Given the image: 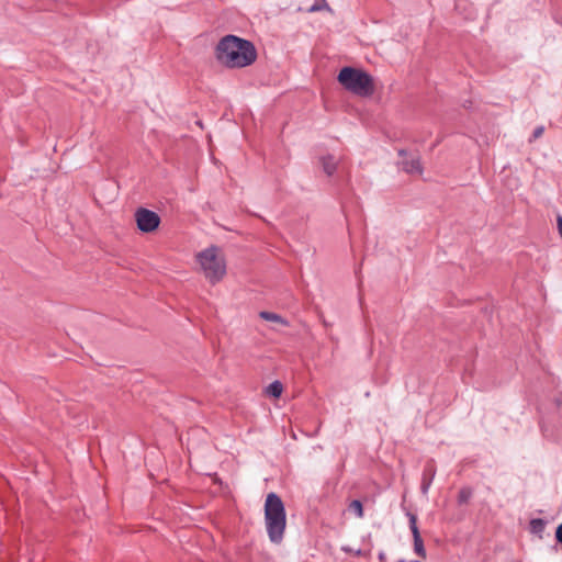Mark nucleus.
Segmentation results:
<instances>
[{
  "label": "nucleus",
  "instance_id": "16",
  "mask_svg": "<svg viewBox=\"0 0 562 562\" xmlns=\"http://www.w3.org/2000/svg\"><path fill=\"white\" fill-rule=\"evenodd\" d=\"M555 538L558 542L562 543V524L558 526L555 531Z\"/></svg>",
  "mask_w": 562,
  "mask_h": 562
},
{
  "label": "nucleus",
  "instance_id": "17",
  "mask_svg": "<svg viewBox=\"0 0 562 562\" xmlns=\"http://www.w3.org/2000/svg\"><path fill=\"white\" fill-rule=\"evenodd\" d=\"M429 486H430V480L429 481L424 480L423 485H422V491L424 494L427 493Z\"/></svg>",
  "mask_w": 562,
  "mask_h": 562
},
{
  "label": "nucleus",
  "instance_id": "9",
  "mask_svg": "<svg viewBox=\"0 0 562 562\" xmlns=\"http://www.w3.org/2000/svg\"><path fill=\"white\" fill-rule=\"evenodd\" d=\"M259 316L267 322H272L282 326H288V322L279 314L271 312H260Z\"/></svg>",
  "mask_w": 562,
  "mask_h": 562
},
{
  "label": "nucleus",
  "instance_id": "1",
  "mask_svg": "<svg viewBox=\"0 0 562 562\" xmlns=\"http://www.w3.org/2000/svg\"><path fill=\"white\" fill-rule=\"evenodd\" d=\"M216 57L229 68H243L256 60L257 53L249 41L235 35H227L217 44Z\"/></svg>",
  "mask_w": 562,
  "mask_h": 562
},
{
  "label": "nucleus",
  "instance_id": "4",
  "mask_svg": "<svg viewBox=\"0 0 562 562\" xmlns=\"http://www.w3.org/2000/svg\"><path fill=\"white\" fill-rule=\"evenodd\" d=\"M339 83L359 97H369L374 92L373 78L366 71L345 67L338 74Z\"/></svg>",
  "mask_w": 562,
  "mask_h": 562
},
{
  "label": "nucleus",
  "instance_id": "10",
  "mask_svg": "<svg viewBox=\"0 0 562 562\" xmlns=\"http://www.w3.org/2000/svg\"><path fill=\"white\" fill-rule=\"evenodd\" d=\"M282 391H283V386H282V383L279 382V381H274L272 382L268 387H267V393L273 397H280V395L282 394Z\"/></svg>",
  "mask_w": 562,
  "mask_h": 562
},
{
  "label": "nucleus",
  "instance_id": "2",
  "mask_svg": "<svg viewBox=\"0 0 562 562\" xmlns=\"http://www.w3.org/2000/svg\"><path fill=\"white\" fill-rule=\"evenodd\" d=\"M265 524L270 541L281 543L286 527V514L282 499L274 493H269L266 497Z\"/></svg>",
  "mask_w": 562,
  "mask_h": 562
},
{
  "label": "nucleus",
  "instance_id": "3",
  "mask_svg": "<svg viewBox=\"0 0 562 562\" xmlns=\"http://www.w3.org/2000/svg\"><path fill=\"white\" fill-rule=\"evenodd\" d=\"M199 271L212 284L224 279L227 272L226 258L217 246H210L195 255Z\"/></svg>",
  "mask_w": 562,
  "mask_h": 562
},
{
  "label": "nucleus",
  "instance_id": "15",
  "mask_svg": "<svg viewBox=\"0 0 562 562\" xmlns=\"http://www.w3.org/2000/svg\"><path fill=\"white\" fill-rule=\"evenodd\" d=\"M531 526H532L533 530H538V529H542L543 524H542V520L535 519V520L531 521Z\"/></svg>",
  "mask_w": 562,
  "mask_h": 562
},
{
  "label": "nucleus",
  "instance_id": "8",
  "mask_svg": "<svg viewBox=\"0 0 562 562\" xmlns=\"http://www.w3.org/2000/svg\"><path fill=\"white\" fill-rule=\"evenodd\" d=\"M319 161H321L324 172L327 176H331L335 172V170L337 168L338 160L333 155L323 156V157H321Z\"/></svg>",
  "mask_w": 562,
  "mask_h": 562
},
{
  "label": "nucleus",
  "instance_id": "18",
  "mask_svg": "<svg viewBox=\"0 0 562 562\" xmlns=\"http://www.w3.org/2000/svg\"><path fill=\"white\" fill-rule=\"evenodd\" d=\"M558 229H559V233L562 237V216H558Z\"/></svg>",
  "mask_w": 562,
  "mask_h": 562
},
{
  "label": "nucleus",
  "instance_id": "12",
  "mask_svg": "<svg viewBox=\"0 0 562 562\" xmlns=\"http://www.w3.org/2000/svg\"><path fill=\"white\" fill-rule=\"evenodd\" d=\"M349 509L352 510L358 518L363 517V507L360 501L355 499L349 504Z\"/></svg>",
  "mask_w": 562,
  "mask_h": 562
},
{
  "label": "nucleus",
  "instance_id": "5",
  "mask_svg": "<svg viewBox=\"0 0 562 562\" xmlns=\"http://www.w3.org/2000/svg\"><path fill=\"white\" fill-rule=\"evenodd\" d=\"M135 220L138 229L144 233H150L155 231L160 223L159 216L155 212L147 209H139L135 213Z\"/></svg>",
  "mask_w": 562,
  "mask_h": 562
},
{
  "label": "nucleus",
  "instance_id": "7",
  "mask_svg": "<svg viewBox=\"0 0 562 562\" xmlns=\"http://www.w3.org/2000/svg\"><path fill=\"white\" fill-rule=\"evenodd\" d=\"M400 155H403L405 158L401 161L402 168L405 172L409 175H422L423 168L420 165L419 157L417 156H409L404 151H400Z\"/></svg>",
  "mask_w": 562,
  "mask_h": 562
},
{
  "label": "nucleus",
  "instance_id": "6",
  "mask_svg": "<svg viewBox=\"0 0 562 562\" xmlns=\"http://www.w3.org/2000/svg\"><path fill=\"white\" fill-rule=\"evenodd\" d=\"M409 528L412 530L413 537H414V550L415 552L422 557H426V551L424 547L423 539L420 537L418 527H417V517L413 514L409 515Z\"/></svg>",
  "mask_w": 562,
  "mask_h": 562
},
{
  "label": "nucleus",
  "instance_id": "13",
  "mask_svg": "<svg viewBox=\"0 0 562 562\" xmlns=\"http://www.w3.org/2000/svg\"><path fill=\"white\" fill-rule=\"evenodd\" d=\"M342 550L347 553H351V554H355L357 557H362V555H367L366 552H363L361 549H352L350 547H342Z\"/></svg>",
  "mask_w": 562,
  "mask_h": 562
},
{
  "label": "nucleus",
  "instance_id": "11",
  "mask_svg": "<svg viewBox=\"0 0 562 562\" xmlns=\"http://www.w3.org/2000/svg\"><path fill=\"white\" fill-rule=\"evenodd\" d=\"M473 491L470 487H462L458 494V503L460 505L467 504L472 497Z\"/></svg>",
  "mask_w": 562,
  "mask_h": 562
},
{
  "label": "nucleus",
  "instance_id": "14",
  "mask_svg": "<svg viewBox=\"0 0 562 562\" xmlns=\"http://www.w3.org/2000/svg\"><path fill=\"white\" fill-rule=\"evenodd\" d=\"M543 132H544V127H543V126H539V127H537V128L533 131V133H532V139H537V138L541 137V136H542V134H543Z\"/></svg>",
  "mask_w": 562,
  "mask_h": 562
}]
</instances>
